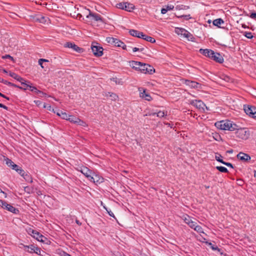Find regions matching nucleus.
<instances>
[{
	"label": "nucleus",
	"instance_id": "obj_1",
	"mask_svg": "<svg viewBox=\"0 0 256 256\" xmlns=\"http://www.w3.org/2000/svg\"><path fill=\"white\" fill-rule=\"evenodd\" d=\"M130 63L132 68L140 70L142 73L152 74L155 72L153 66L148 64L136 61H132Z\"/></svg>",
	"mask_w": 256,
	"mask_h": 256
},
{
	"label": "nucleus",
	"instance_id": "obj_2",
	"mask_svg": "<svg viewBox=\"0 0 256 256\" xmlns=\"http://www.w3.org/2000/svg\"><path fill=\"white\" fill-rule=\"evenodd\" d=\"M199 52L201 54L211 58L217 62L222 64L224 62V58L220 54L212 50L200 48Z\"/></svg>",
	"mask_w": 256,
	"mask_h": 256
},
{
	"label": "nucleus",
	"instance_id": "obj_3",
	"mask_svg": "<svg viewBox=\"0 0 256 256\" xmlns=\"http://www.w3.org/2000/svg\"><path fill=\"white\" fill-rule=\"evenodd\" d=\"M215 126L222 130L233 131L236 129L238 126L229 120H221L215 123Z\"/></svg>",
	"mask_w": 256,
	"mask_h": 256
},
{
	"label": "nucleus",
	"instance_id": "obj_4",
	"mask_svg": "<svg viewBox=\"0 0 256 256\" xmlns=\"http://www.w3.org/2000/svg\"><path fill=\"white\" fill-rule=\"evenodd\" d=\"M236 130L235 132L236 138L246 140L248 139L250 136V131L247 128H236Z\"/></svg>",
	"mask_w": 256,
	"mask_h": 256
},
{
	"label": "nucleus",
	"instance_id": "obj_5",
	"mask_svg": "<svg viewBox=\"0 0 256 256\" xmlns=\"http://www.w3.org/2000/svg\"><path fill=\"white\" fill-rule=\"evenodd\" d=\"M0 206L13 214H17L18 212V209L1 200H0Z\"/></svg>",
	"mask_w": 256,
	"mask_h": 256
},
{
	"label": "nucleus",
	"instance_id": "obj_6",
	"mask_svg": "<svg viewBox=\"0 0 256 256\" xmlns=\"http://www.w3.org/2000/svg\"><path fill=\"white\" fill-rule=\"evenodd\" d=\"M97 44L96 42H93L92 44L91 48L94 54L96 56H100L103 54V48L99 46L94 45Z\"/></svg>",
	"mask_w": 256,
	"mask_h": 256
},
{
	"label": "nucleus",
	"instance_id": "obj_7",
	"mask_svg": "<svg viewBox=\"0 0 256 256\" xmlns=\"http://www.w3.org/2000/svg\"><path fill=\"white\" fill-rule=\"evenodd\" d=\"M117 8L122 10H124L128 12H131L134 9V6L128 2H120L117 4Z\"/></svg>",
	"mask_w": 256,
	"mask_h": 256
},
{
	"label": "nucleus",
	"instance_id": "obj_8",
	"mask_svg": "<svg viewBox=\"0 0 256 256\" xmlns=\"http://www.w3.org/2000/svg\"><path fill=\"white\" fill-rule=\"evenodd\" d=\"M190 104L200 110L204 111L205 108L208 110L206 104L200 100H192L190 102Z\"/></svg>",
	"mask_w": 256,
	"mask_h": 256
},
{
	"label": "nucleus",
	"instance_id": "obj_9",
	"mask_svg": "<svg viewBox=\"0 0 256 256\" xmlns=\"http://www.w3.org/2000/svg\"><path fill=\"white\" fill-rule=\"evenodd\" d=\"M104 179L102 176L94 172L90 180L98 185V184L102 183L104 182Z\"/></svg>",
	"mask_w": 256,
	"mask_h": 256
},
{
	"label": "nucleus",
	"instance_id": "obj_10",
	"mask_svg": "<svg viewBox=\"0 0 256 256\" xmlns=\"http://www.w3.org/2000/svg\"><path fill=\"white\" fill-rule=\"evenodd\" d=\"M64 47L72 48L74 50L79 53L83 52V49L82 48L78 47L77 45L71 42H66L64 44Z\"/></svg>",
	"mask_w": 256,
	"mask_h": 256
},
{
	"label": "nucleus",
	"instance_id": "obj_11",
	"mask_svg": "<svg viewBox=\"0 0 256 256\" xmlns=\"http://www.w3.org/2000/svg\"><path fill=\"white\" fill-rule=\"evenodd\" d=\"M106 41L107 42L110 44H114V46H116L119 47L120 46H121L120 45L124 46L122 44V42L116 38H114L112 37H108L106 38Z\"/></svg>",
	"mask_w": 256,
	"mask_h": 256
},
{
	"label": "nucleus",
	"instance_id": "obj_12",
	"mask_svg": "<svg viewBox=\"0 0 256 256\" xmlns=\"http://www.w3.org/2000/svg\"><path fill=\"white\" fill-rule=\"evenodd\" d=\"M244 110L246 114L250 116H252L253 112L256 110V108L254 106L250 105H244Z\"/></svg>",
	"mask_w": 256,
	"mask_h": 256
},
{
	"label": "nucleus",
	"instance_id": "obj_13",
	"mask_svg": "<svg viewBox=\"0 0 256 256\" xmlns=\"http://www.w3.org/2000/svg\"><path fill=\"white\" fill-rule=\"evenodd\" d=\"M140 96V97L144 98L148 101H150L152 100V97L148 94L146 92V89L144 88H139Z\"/></svg>",
	"mask_w": 256,
	"mask_h": 256
},
{
	"label": "nucleus",
	"instance_id": "obj_14",
	"mask_svg": "<svg viewBox=\"0 0 256 256\" xmlns=\"http://www.w3.org/2000/svg\"><path fill=\"white\" fill-rule=\"evenodd\" d=\"M80 171L84 175L88 178V180H90V177L92 176L94 172L86 167L81 168V170Z\"/></svg>",
	"mask_w": 256,
	"mask_h": 256
},
{
	"label": "nucleus",
	"instance_id": "obj_15",
	"mask_svg": "<svg viewBox=\"0 0 256 256\" xmlns=\"http://www.w3.org/2000/svg\"><path fill=\"white\" fill-rule=\"evenodd\" d=\"M28 82V84L26 85V88L20 87V88L24 90L29 89L31 92H34L37 94H38L39 93L41 92V91L38 90L35 86H31L30 82Z\"/></svg>",
	"mask_w": 256,
	"mask_h": 256
},
{
	"label": "nucleus",
	"instance_id": "obj_16",
	"mask_svg": "<svg viewBox=\"0 0 256 256\" xmlns=\"http://www.w3.org/2000/svg\"><path fill=\"white\" fill-rule=\"evenodd\" d=\"M184 84L190 88H200L201 84L196 82L191 81L189 80H186Z\"/></svg>",
	"mask_w": 256,
	"mask_h": 256
},
{
	"label": "nucleus",
	"instance_id": "obj_17",
	"mask_svg": "<svg viewBox=\"0 0 256 256\" xmlns=\"http://www.w3.org/2000/svg\"><path fill=\"white\" fill-rule=\"evenodd\" d=\"M130 34L132 36L141 38L144 36V34L135 30H129Z\"/></svg>",
	"mask_w": 256,
	"mask_h": 256
},
{
	"label": "nucleus",
	"instance_id": "obj_18",
	"mask_svg": "<svg viewBox=\"0 0 256 256\" xmlns=\"http://www.w3.org/2000/svg\"><path fill=\"white\" fill-rule=\"evenodd\" d=\"M237 158L240 160H243L244 162H247L250 160V156L248 154L243 153L242 152H240L238 154Z\"/></svg>",
	"mask_w": 256,
	"mask_h": 256
},
{
	"label": "nucleus",
	"instance_id": "obj_19",
	"mask_svg": "<svg viewBox=\"0 0 256 256\" xmlns=\"http://www.w3.org/2000/svg\"><path fill=\"white\" fill-rule=\"evenodd\" d=\"M90 13L88 16H86L87 18H88L90 16H92L93 18V19L96 21H102V16L96 13H92L89 10Z\"/></svg>",
	"mask_w": 256,
	"mask_h": 256
},
{
	"label": "nucleus",
	"instance_id": "obj_20",
	"mask_svg": "<svg viewBox=\"0 0 256 256\" xmlns=\"http://www.w3.org/2000/svg\"><path fill=\"white\" fill-rule=\"evenodd\" d=\"M32 237L40 242H44L46 240V238L44 236L38 232H36L35 235H32Z\"/></svg>",
	"mask_w": 256,
	"mask_h": 256
},
{
	"label": "nucleus",
	"instance_id": "obj_21",
	"mask_svg": "<svg viewBox=\"0 0 256 256\" xmlns=\"http://www.w3.org/2000/svg\"><path fill=\"white\" fill-rule=\"evenodd\" d=\"M6 164L9 166L10 167L12 170H16L18 168V166L15 164L11 160L6 158L5 159Z\"/></svg>",
	"mask_w": 256,
	"mask_h": 256
},
{
	"label": "nucleus",
	"instance_id": "obj_22",
	"mask_svg": "<svg viewBox=\"0 0 256 256\" xmlns=\"http://www.w3.org/2000/svg\"><path fill=\"white\" fill-rule=\"evenodd\" d=\"M186 31L187 30L184 28H176V30H175V32L178 34V35L180 34L182 36H183L184 37L185 36V34H186Z\"/></svg>",
	"mask_w": 256,
	"mask_h": 256
},
{
	"label": "nucleus",
	"instance_id": "obj_23",
	"mask_svg": "<svg viewBox=\"0 0 256 256\" xmlns=\"http://www.w3.org/2000/svg\"><path fill=\"white\" fill-rule=\"evenodd\" d=\"M24 250H26L28 252L30 253H32L34 252L36 246L34 245L30 246H24Z\"/></svg>",
	"mask_w": 256,
	"mask_h": 256
},
{
	"label": "nucleus",
	"instance_id": "obj_24",
	"mask_svg": "<svg viewBox=\"0 0 256 256\" xmlns=\"http://www.w3.org/2000/svg\"><path fill=\"white\" fill-rule=\"evenodd\" d=\"M57 115L60 116L62 119L68 120L70 115L68 114L66 112L60 111L57 112Z\"/></svg>",
	"mask_w": 256,
	"mask_h": 256
},
{
	"label": "nucleus",
	"instance_id": "obj_25",
	"mask_svg": "<svg viewBox=\"0 0 256 256\" xmlns=\"http://www.w3.org/2000/svg\"><path fill=\"white\" fill-rule=\"evenodd\" d=\"M142 39H143L147 42H149L151 43H154L156 42V40H154V38H153L151 36H148L144 34V36L143 38H142Z\"/></svg>",
	"mask_w": 256,
	"mask_h": 256
},
{
	"label": "nucleus",
	"instance_id": "obj_26",
	"mask_svg": "<svg viewBox=\"0 0 256 256\" xmlns=\"http://www.w3.org/2000/svg\"><path fill=\"white\" fill-rule=\"evenodd\" d=\"M26 232L28 234L32 236V235H35L37 231L34 230L30 227H28L26 228Z\"/></svg>",
	"mask_w": 256,
	"mask_h": 256
},
{
	"label": "nucleus",
	"instance_id": "obj_27",
	"mask_svg": "<svg viewBox=\"0 0 256 256\" xmlns=\"http://www.w3.org/2000/svg\"><path fill=\"white\" fill-rule=\"evenodd\" d=\"M31 191V192H36L38 190L36 188H34V186H26L24 187V191L25 192H29V191Z\"/></svg>",
	"mask_w": 256,
	"mask_h": 256
},
{
	"label": "nucleus",
	"instance_id": "obj_28",
	"mask_svg": "<svg viewBox=\"0 0 256 256\" xmlns=\"http://www.w3.org/2000/svg\"><path fill=\"white\" fill-rule=\"evenodd\" d=\"M23 178L28 182H30V183L32 182V178L28 172H26L24 176H23Z\"/></svg>",
	"mask_w": 256,
	"mask_h": 256
},
{
	"label": "nucleus",
	"instance_id": "obj_29",
	"mask_svg": "<svg viewBox=\"0 0 256 256\" xmlns=\"http://www.w3.org/2000/svg\"><path fill=\"white\" fill-rule=\"evenodd\" d=\"M78 118H77L76 116H70V115L68 118V120L70 121L71 122H72L74 124H76V122H78Z\"/></svg>",
	"mask_w": 256,
	"mask_h": 256
},
{
	"label": "nucleus",
	"instance_id": "obj_30",
	"mask_svg": "<svg viewBox=\"0 0 256 256\" xmlns=\"http://www.w3.org/2000/svg\"><path fill=\"white\" fill-rule=\"evenodd\" d=\"M224 22V20L222 18H218L216 20H214L213 21V24L214 25L216 26H219V25L221 24H223Z\"/></svg>",
	"mask_w": 256,
	"mask_h": 256
},
{
	"label": "nucleus",
	"instance_id": "obj_31",
	"mask_svg": "<svg viewBox=\"0 0 256 256\" xmlns=\"http://www.w3.org/2000/svg\"><path fill=\"white\" fill-rule=\"evenodd\" d=\"M15 170L20 174L22 177L24 176L25 174L26 173L23 170L21 167L18 166V168H16Z\"/></svg>",
	"mask_w": 256,
	"mask_h": 256
},
{
	"label": "nucleus",
	"instance_id": "obj_32",
	"mask_svg": "<svg viewBox=\"0 0 256 256\" xmlns=\"http://www.w3.org/2000/svg\"><path fill=\"white\" fill-rule=\"evenodd\" d=\"M15 170L20 174L22 177L24 176L25 174L26 173L23 170L21 167L18 166V168H16Z\"/></svg>",
	"mask_w": 256,
	"mask_h": 256
},
{
	"label": "nucleus",
	"instance_id": "obj_33",
	"mask_svg": "<svg viewBox=\"0 0 256 256\" xmlns=\"http://www.w3.org/2000/svg\"><path fill=\"white\" fill-rule=\"evenodd\" d=\"M15 170L20 174L22 177L24 176L25 174L26 173L23 170L21 167L18 166V168H16Z\"/></svg>",
	"mask_w": 256,
	"mask_h": 256
},
{
	"label": "nucleus",
	"instance_id": "obj_34",
	"mask_svg": "<svg viewBox=\"0 0 256 256\" xmlns=\"http://www.w3.org/2000/svg\"><path fill=\"white\" fill-rule=\"evenodd\" d=\"M182 219L184 220V222L188 224L190 223L192 220L190 216L188 215H184L182 217Z\"/></svg>",
	"mask_w": 256,
	"mask_h": 256
},
{
	"label": "nucleus",
	"instance_id": "obj_35",
	"mask_svg": "<svg viewBox=\"0 0 256 256\" xmlns=\"http://www.w3.org/2000/svg\"><path fill=\"white\" fill-rule=\"evenodd\" d=\"M106 96L111 97L112 100H116L118 98V96L116 94L110 92L106 94Z\"/></svg>",
	"mask_w": 256,
	"mask_h": 256
},
{
	"label": "nucleus",
	"instance_id": "obj_36",
	"mask_svg": "<svg viewBox=\"0 0 256 256\" xmlns=\"http://www.w3.org/2000/svg\"><path fill=\"white\" fill-rule=\"evenodd\" d=\"M16 80L20 82L22 86H26L28 84V82L22 78L20 77V76H18V78Z\"/></svg>",
	"mask_w": 256,
	"mask_h": 256
},
{
	"label": "nucleus",
	"instance_id": "obj_37",
	"mask_svg": "<svg viewBox=\"0 0 256 256\" xmlns=\"http://www.w3.org/2000/svg\"><path fill=\"white\" fill-rule=\"evenodd\" d=\"M216 168L218 170H219L220 172H228V169L224 166H218L216 167Z\"/></svg>",
	"mask_w": 256,
	"mask_h": 256
},
{
	"label": "nucleus",
	"instance_id": "obj_38",
	"mask_svg": "<svg viewBox=\"0 0 256 256\" xmlns=\"http://www.w3.org/2000/svg\"><path fill=\"white\" fill-rule=\"evenodd\" d=\"M222 157V156L220 154L216 153L215 156V158L218 162L222 164L224 161L220 158Z\"/></svg>",
	"mask_w": 256,
	"mask_h": 256
},
{
	"label": "nucleus",
	"instance_id": "obj_39",
	"mask_svg": "<svg viewBox=\"0 0 256 256\" xmlns=\"http://www.w3.org/2000/svg\"><path fill=\"white\" fill-rule=\"evenodd\" d=\"M184 38H186L188 40H191L192 41H193L192 39L194 38L192 35L188 30L186 31V34H185Z\"/></svg>",
	"mask_w": 256,
	"mask_h": 256
},
{
	"label": "nucleus",
	"instance_id": "obj_40",
	"mask_svg": "<svg viewBox=\"0 0 256 256\" xmlns=\"http://www.w3.org/2000/svg\"><path fill=\"white\" fill-rule=\"evenodd\" d=\"M244 35L249 39H252L253 38V36L251 32H245Z\"/></svg>",
	"mask_w": 256,
	"mask_h": 256
},
{
	"label": "nucleus",
	"instance_id": "obj_41",
	"mask_svg": "<svg viewBox=\"0 0 256 256\" xmlns=\"http://www.w3.org/2000/svg\"><path fill=\"white\" fill-rule=\"evenodd\" d=\"M194 230L198 232L204 233L203 230L200 226L196 225Z\"/></svg>",
	"mask_w": 256,
	"mask_h": 256
},
{
	"label": "nucleus",
	"instance_id": "obj_42",
	"mask_svg": "<svg viewBox=\"0 0 256 256\" xmlns=\"http://www.w3.org/2000/svg\"><path fill=\"white\" fill-rule=\"evenodd\" d=\"M176 10H182V9L186 10V9L189 8V6H184V5L177 6L176 7Z\"/></svg>",
	"mask_w": 256,
	"mask_h": 256
},
{
	"label": "nucleus",
	"instance_id": "obj_43",
	"mask_svg": "<svg viewBox=\"0 0 256 256\" xmlns=\"http://www.w3.org/2000/svg\"><path fill=\"white\" fill-rule=\"evenodd\" d=\"M77 122H76V124H78L79 126H85L86 125V122H84L82 120L79 118H78V120Z\"/></svg>",
	"mask_w": 256,
	"mask_h": 256
},
{
	"label": "nucleus",
	"instance_id": "obj_44",
	"mask_svg": "<svg viewBox=\"0 0 256 256\" xmlns=\"http://www.w3.org/2000/svg\"><path fill=\"white\" fill-rule=\"evenodd\" d=\"M190 227L192 228H193V229H194L195 228V227L197 225L196 224V222H194V221H192L190 223H189V224H188Z\"/></svg>",
	"mask_w": 256,
	"mask_h": 256
},
{
	"label": "nucleus",
	"instance_id": "obj_45",
	"mask_svg": "<svg viewBox=\"0 0 256 256\" xmlns=\"http://www.w3.org/2000/svg\"><path fill=\"white\" fill-rule=\"evenodd\" d=\"M9 75H10V76L11 77L13 78H14L16 80L18 78V77L19 76L16 74L14 72H10L9 73Z\"/></svg>",
	"mask_w": 256,
	"mask_h": 256
},
{
	"label": "nucleus",
	"instance_id": "obj_46",
	"mask_svg": "<svg viewBox=\"0 0 256 256\" xmlns=\"http://www.w3.org/2000/svg\"><path fill=\"white\" fill-rule=\"evenodd\" d=\"M165 114L164 112L163 111H159L156 113L157 116L159 118H162L164 116Z\"/></svg>",
	"mask_w": 256,
	"mask_h": 256
},
{
	"label": "nucleus",
	"instance_id": "obj_47",
	"mask_svg": "<svg viewBox=\"0 0 256 256\" xmlns=\"http://www.w3.org/2000/svg\"><path fill=\"white\" fill-rule=\"evenodd\" d=\"M104 208L107 211L108 213V214L112 216V217H113V218H114V213L110 210H108L106 206H104Z\"/></svg>",
	"mask_w": 256,
	"mask_h": 256
},
{
	"label": "nucleus",
	"instance_id": "obj_48",
	"mask_svg": "<svg viewBox=\"0 0 256 256\" xmlns=\"http://www.w3.org/2000/svg\"><path fill=\"white\" fill-rule=\"evenodd\" d=\"M178 18H184L186 20H188L191 18L190 14H188V15H182V16H178Z\"/></svg>",
	"mask_w": 256,
	"mask_h": 256
},
{
	"label": "nucleus",
	"instance_id": "obj_49",
	"mask_svg": "<svg viewBox=\"0 0 256 256\" xmlns=\"http://www.w3.org/2000/svg\"><path fill=\"white\" fill-rule=\"evenodd\" d=\"M0 82L4 83L5 84H7L8 86H10L11 84V82H9L6 80H4L3 78H0Z\"/></svg>",
	"mask_w": 256,
	"mask_h": 256
},
{
	"label": "nucleus",
	"instance_id": "obj_50",
	"mask_svg": "<svg viewBox=\"0 0 256 256\" xmlns=\"http://www.w3.org/2000/svg\"><path fill=\"white\" fill-rule=\"evenodd\" d=\"M144 50V48H133L132 49V50H133V52H136L137 51H143Z\"/></svg>",
	"mask_w": 256,
	"mask_h": 256
},
{
	"label": "nucleus",
	"instance_id": "obj_51",
	"mask_svg": "<svg viewBox=\"0 0 256 256\" xmlns=\"http://www.w3.org/2000/svg\"><path fill=\"white\" fill-rule=\"evenodd\" d=\"M2 58L3 59L10 58L12 60H14V58L9 54H6L5 56H2Z\"/></svg>",
	"mask_w": 256,
	"mask_h": 256
},
{
	"label": "nucleus",
	"instance_id": "obj_52",
	"mask_svg": "<svg viewBox=\"0 0 256 256\" xmlns=\"http://www.w3.org/2000/svg\"><path fill=\"white\" fill-rule=\"evenodd\" d=\"M41 250L38 247H36L34 253H36L40 255Z\"/></svg>",
	"mask_w": 256,
	"mask_h": 256
},
{
	"label": "nucleus",
	"instance_id": "obj_53",
	"mask_svg": "<svg viewBox=\"0 0 256 256\" xmlns=\"http://www.w3.org/2000/svg\"><path fill=\"white\" fill-rule=\"evenodd\" d=\"M41 250L38 247H36L34 253H36L40 255Z\"/></svg>",
	"mask_w": 256,
	"mask_h": 256
},
{
	"label": "nucleus",
	"instance_id": "obj_54",
	"mask_svg": "<svg viewBox=\"0 0 256 256\" xmlns=\"http://www.w3.org/2000/svg\"><path fill=\"white\" fill-rule=\"evenodd\" d=\"M41 250L38 247H36L34 253H36L40 255Z\"/></svg>",
	"mask_w": 256,
	"mask_h": 256
},
{
	"label": "nucleus",
	"instance_id": "obj_55",
	"mask_svg": "<svg viewBox=\"0 0 256 256\" xmlns=\"http://www.w3.org/2000/svg\"><path fill=\"white\" fill-rule=\"evenodd\" d=\"M222 164H224L228 167L234 168L233 165L231 163L224 162Z\"/></svg>",
	"mask_w": 256,
	"mask_h": 256
},
{
	"label": "nucleus",
	"instance_id": "obj_56",
	"mask_svg": "<svg viewBox=\"0 0 256 256\" xmlns=\"http://www.w3.org/2000/svg\"><path fill=\"white\" fill-rule=\"evenodd\" d=\"M174 8V6L173 5H168L166 6V8L167 9V10H172Z\"/></svg>",
	"mask_w": 256,
	"mask_h": 256
},
{
	"label": "nucleus",
	"instance_id": "obj_57",
	"mask_svg": "<svg viewBox=\"0 0 256 256\" xmlns=\"http://www.w3.org/2000/svg\"><path fill=\"white\" fill-rule=\"evenodd\" d=\"M44 108H47V110H52L51 106L49 104H44Z\"/></svg>",
	"mask_w": 256,
	"mask_h": 256
},
{
	"label": "nucleus",
	"instance_id": "obj_58",
	"mask_svg": "<svg viewBox=\"0 0 256 256\" xmlns=\"http://www.w3.org/2000/svg\"><path fill=\"white\" fill-rule=\"evenodd\" d=\"M250 17L252 18H256V12H252L250 16Z\"/></svg>",
	"mask_w": 256,
	"mask_h": 256
},
{
	"label": "nucleus",
	"instance_id": "obj_59",
	"mask_svg": "<svg viewBox=\"0 0 256 256\" xmlns=\"http://www.w3.org/2000/svg\"><path fill=\"white\" fill-rule=\"evenodd\" d=\"M168 12L167 9L166 8H162L161 10V13L162 14H165Z\"/></svg>",
	"mask_w": 256,
	"mask_h": 256
},
{
	"label": "nucleus",
	"instance_id": "obj_60",
	"mask_svg": "<svg viewBox=\"0 0 256 256\" xmlns=\"http://www.w3.org/2000/svg\"><path fill=\"white\" fill-rule=\"evenodd\" d=\"M34 102L38 106H40L42 104V102L40 100H34Z\"/></svg>",
	"mask_w": 256,
	"mask_h": 256
},
{
	"label": "nucleus",
	"instance_id": "obj_61",
	"mask_svg": "<svg viewBox=\"0 0 256 256\" xmlns=\"http://www.w3.org/2000/svg\"><path fill=\"white\" fill-rule=\"evenodd\" d=\"M210 245L211 246V248L213 250H218V248L216 246H214V245H212L211 243H210Z\"/></svg>",
	"mask_w": 256,
	"mask_h": 256
},
{
	"label": "nucleus",
	"instance_id": "obj_62",
	"mask_svg": "<svg viewBox=\"0 0 256 256\" xmlns=\"http://www.w3.org/2000/svg\"><path fill=\"white\" fill-rule=\"evenodd\" d=\"M68 253L64 252H60L59 254L60 256H66L68 255Z\"/></svg>",
	"mask_w": 256,
	"mask_h": 256
},
{
	"label": "nucleus",
	"instance_id": "obj_63",
	"mask_svg": "<svg viewBox=\"0 0 256 256\" xmlns=\"http://www.w3.org/2000/svg\"><path fill=\"white\" fill-rule=\"evenodd\" d=\"M40 95V96L42 97V96H47V94H46L42 92L41 91V92L40 93H39L38 94Z\"/></svg>",
	"mask_w": 256,
	"mask_h": 256
},
{
	"label": "nucleus",
	"instance_id": "obj_64",
	"mask_svg": "<svg viewBox=\"0 0 256 256\" xmlns=\"http://www.w3.org/2000/svg\"><path fill=\"white\" fill-rule=\"evenodd\" d=\"M38 20L40 22H45V18L44 16H41V18L38 19Z\"/></svg>",
	"mask_w": 256,
	"mask_h": 256
}]
</instances>
